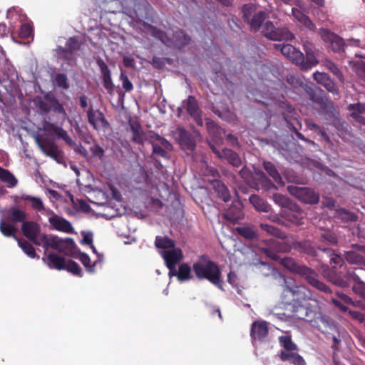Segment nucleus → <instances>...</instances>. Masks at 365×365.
<instances>
[{
    "mask_svg": "<svg viewBox=\"0 0 365 365\" xmlns=\"http://www.w3.org/2000/svg\"><path fill=\"white\" fill-rule=\"evenodd\" d=\"M292 250L289 243L284 241H279L274 239H268L262 241L259 244V250L267 257L274 261L280 260L281 264L291 272L299 275L309 285L317 289L326 293H331V290L323 282L319 280L318 274L312 268L297 263L293 258L284 257L280 258L279 253H287Z\"/></svg>",
    "mask_w": 365,
    "mask_h": 365,
    "instance_id": "f257e3e1",
    "label": "nucleus"
},
{
    "mask_svg": "<svg viewBox=\"0 0 365 365\" xmlns=\"http://www.w3.org/2000/svg\"><path fill=\"white\" fill-rule=\"evenodd\" d=\"M335 267L332 269L324 264L322 266L323 276L333 284L341 287L348 288L351 283L353 292L365 302V283L362 282L354 271H346L342 277L336 273Z\"/></svg>",
    "mask_w": 365,
    "mask_h": 365,
    "instance_id": "f03ea898",
    "label": "nucleus"
},
{
    "mask_svg": "<svg viewBox=\"0 0 365 365\" xmlns=\"http://www.w3.org/2000/svg\"><path fill=\"white\" fill-rule=\"evenodd\" d=\"M281 286V299L285 304H302L312 299V291L307 286L297 283L291 277L282 276Z\"/></svg>",
    "mask_w": 365,
    "mask_h": 365,
    "instance_id": "7ed1b4c3",
    "label": "nucleus"
},
{
    "mask_svg": "<svg viewBox=\"0 0 365 365\" xmlns=\"http://www.w3.org/2000/svg\"><path fill=\"white\" fill-rule=\"evenodd\" d=\"M192 270L197 279H207L219 289H223L221 270L207 255L201 256L200 260L193 264Z\"/></svg>",
    "mask_w": 365,
    "mask_h": 365,
    "instance_id": "20e7f679",
    "label": "nucleus"
},
{
    "mask_svg": "<svg viewBox=\"0 0 365 365\" xmlns=\"http://www.w3.org/2000/svg\"><path fill=\"white\" fill-rule=\"evenodd\" d=\"M239 174L247 185L257 190L270 191L277 190V187L259 169H255L252 172L247 167L244 166L240 170Z\"/></svg>",
    "mask_w": 365,
    "mask_h": 365,
    "instance_id": "39448f33",
    "label": "nucleus"
},
{
    "mask_svg": "<svg viewBox=\"0 0 365 365\" xmlns=\"http://www.w3.org/2000/svg\"><path fill=\"white\" fill-rule=\"evenodd\" d=\"M310 101L318 104L327 113L334 114L336 112L334 103L329 98L327 93L319 87L312 83H304L302 87Z\"/></svg>",
    "mask_w": 365,
    "mask_h": 365,
    "instance_id": "423d86ee",
    "label": "nucleus"
},
{
    "mask_svg": "<svg viewBox=\"0 0 365 365\" xmlns=\"http://www.w3.org/2000/svg\"><path fill=\"white\" fill-rule=\"evenodd\" d=\"M262 34L272 41H289L294 38V35L286 27H276L271 21H266L261 28Z\"/></svg>",
    "mask_w": 365,
    "mask_h": 365,
    "instance_id": "0eeeda50",
    "label": "nucleus"
},
{
    "mask_svg": "<svg viewBox=\"0 0 365 365\" xmlns=\"http://www.w3.org/2000/svg\"><path fill=\"white\" fill-rule=\"evenodd\" d=\"M319 34L333 52L342 53L345 51L346 43L344 39L336 34L327 29H320Z\"/></svg>",
    "mask_w": 365,
    "mask_h": 365,
    "instance_id": "6e6552de",
    "label": "nucleus"
},
{
    "mask_svg": "<svg viewBox=\"0 0 365 365\" xmlns=\"http://www.w3.org/2000/svg\"><path fill=\"white\" fill-rule=\"evenodd\" d=\"M287 190L290 195L304 203L314 205L319 201V195L311 188L289 185Z\"/></svg>",
    "mask_w": 365,
    "mask_h": 365,
    "instance_id": "1a4fd4ad",
    "label": "nucleus"
},
{
    "mask_svg": "<svg viewBox=\"0 0 365 365\" xmlns=\"http://www.w3.org/2000/svg\"><path fill=\"white\" fill-rule=\"evenodd\" d=\"M36 106L43 112L53 111L58 113L66 114L65 110L61 103L52 95H46L44 98H36L34 100Z\"/></svg>",
    "mask_w": 365,
    "mask_h": 365,
    "instance_id": "9d476101",
    "label": "nucleus"
},
{
    "mask_svg": "<svg viewBox=\"0 0 365 365\" xmlns=\"http://www.w3.org/2000/svg\"><path fill=\"white\" fill-rule=\"evenodd\" d=\"M320 251L322 252V255H326L328 258H329V263L331 265L329 269H334L335 267V272L336 274L341 275L342 277L344 275L346 271H351V269H347L346 266L344 264V259L339 255L335 253V252L330 248H319ZM324 259V256H322V260Z\"/></svg>",
    "mask_w": 365,
    "mask_h": 365,
    "instance_id": "9b49d317",
    "label": "nucleus"
},
{
    "mask_svg": "<svg viewBox=\"0 0 365 365\" xmlns=\"http://www.w3.org/2000/svg\"><path fill=\"white\" fill-rule=\"evenodd\" d=\"M173 135L182 150L192 152L195 149V138L189 131L182 128H178L174 131Z\"/></svg>",
    "mask_w": 365,
    "mask_h": 365,
    "instance_id": "f8f14e48",
    "label": "nucleus"
},
{
    "mask_svg": "<svg viewBox=\"0 0 365 365\" xmlns=\"http://www.w3.org/2000/svg\"><path fill=\"white\" fill-rule=\"evenodd\" d=\"M41 241L44 247L53 248L65 255H68V238L63 240L52 235H43Z\"/></svg>",
    "mask_w": 365,
    "mask_h": 365,
    "instance_id": "ddd939ff",
    "label": "nucleus"
},
{
    "mask_svg": "<svg viewBox=\"0 0 365 365\" xmlns=\"http://www.w3.org/2000/svg\"><path fill=\"white\" fill-rule=\"evenodd\" d=\"M210 148L212 151L221 160H226L230 164L234 167H239L241 163V159L239 155L229 148L217 149L214 145L210 143Z\"/></svg>",
    "mask_w": 365,
    "mask_h": 365,
    "instance_id": "4468645a",
    "label": "nucleus"
},
{
    "mask_svg": "<svg viewBox=\"0 0 365 365\" xmlns=\"http://www.w3.org/2000/svg\"><path fill=\"white\" fill-rule=\"evenodd\" d=\"M161 255L170 272L174 270L176 264L183 258L182 250L175 247L170 250L163 251Z\"/></svg>",
    "mask_w": 365,
    "mask_h": 365,
    "instance_id": "2eb2a0df",
    "label": "nucleus"
},
{
    "mask_svg": "<svg viewBox=\"0 0 365 365\" xmlns=\"http://www.w3.org/2000/svg\"><path fill=\"white\" fill-rule=\"evenodd\" d=\"M313 78L317 83L324 87L328 92L334 95H339V91L336 83L327 73L317 71L313 73Z\"/></svg>",
    "mask_w": 365,
    "mask_h": 365,
    "instance_id": "dca6fc26",
    "label": "nucleus"
},
{
    "mask_svg": "<svg viewBox=\"0 0 365 365\" xmlns=\"http://www.w3.org/2000/svg\"><path fill=\"white\" fill-rule=\"evenodd\" d=\"M74 241L70 238V257H74L78 259L83 264L87 272L91 273L95 272V267L96 264L101 260H96L93 264H91V259L87 254L81 252L80 251L76 254L73 253L72 248L74 246Z\"/></svg>",
    "mask_w": 365,
    "mask_h": 365,
    "instance_id": "f3484780",
    "label": "nucleus"
},
{
    "mask_svg": "<svg viewBox=\"0 0 365 365\" xmlns=\"http://www.w3.org/2000/svg\"><path fill=\"white\" fill-rule=\"evenodd\" d=\"M21 231L29 241L35 245H40L37 240V235L40 232V226L38 223L34 221H25L21 225Z\"/></svg>",
    "mask_w": 365,
    "mask_h": 365,
    "instance_id": "a211bd4d",
    "label": "nucleus"
},
{
    "mask_svg": "<svg viewBox=\"0 0 365 365\" xmlns=\"http://www.w3.org/2000/svg\"><path fill=\"white\" fill-rule=\"evenodd\" d=\"M36 142L41 149V150L47 155L56 158L58 155L59 150L55 143L47 138L37 136Z\"/></svg>",
    "mask_w": 365,
    "mask_h": 365,
    "instance_id": "6ab92c4d",
    "label": "nucleus"
},
{
    "mask_svg": "<svg viewBox=\"0 0 365 365\" xmlns=\"http://www.w3.org/2000/svg\"><path fill=\"white\" fill-rule=\"evenodd\" d=\"M269 329L265 321H255L251 326L250 336L252 339L262 341L268 334Z\"/></svg>",
    "mask_w": 365,
    "mask_h": 365,
    "instance_id": "aec40b11",
    "label": "nucleus"
},
{
    "mask_svg": "<svg viewBox=\"0 0 365 365\" xmlns=\"http://www.w3.org/2000/svg\"><path fill=\"white\" fill-rule=\"evenodd\" d=\"M224 217L232 223H237L244 218L242 205L240 202H234L224 213Z\"/></svg>",
    "mask_w": 365,
    "mask_h": 365,
    "instance_id": "412c9836",
    "label": "nucleus"
},
{
    "mask_svg": "<svg viewBox=\"0 0 365 365\" xmlns=\"http://www.w3.org/2000/svg\"><path fill=\"white\" fill-rule=\"evenodd\" d=\"M129 126L133 133L132 140L137 143L142 145L146 140V134L143 130L140 123L138 120H134L132 118L128 120Z\"/></svg>",
    "mask_w": 365,
    "mask_h": 365,
    "instance_id": "4be33fe9",
    "label": "nucleus"
},
{
    "mask_svg": "<svg viewBox=\"0 0 365 365\" xmlns=\"http://www.w3.org/2000/svg\"><path fill=\"white\" fill-rule=\"evenodd\" d=\"M206 127L207 132L214 142L220 143L223 140L225 130L218 126L213 120L210 118L206 119Z\"/></svg>",
    "mask_w": 365,
    "mask_h": 365,
    "instance_id": "5701e85b",
    "label": "nucleus"
},
{
    "mask_svg": "<svg viewBox=\"0 0 365 365\" xmlns=\"http://www.w3.org/2000/svg\"><path fill=\"white\" fill-rule=\"evenodd\" d=\"M269 15L266 11L259 10L252 16V17L247 23L250 28V30L257 32L260 30L263 26V23L266 21Z\"/></svg>",
    "mask_w": 365,
    "mask_h": 365,
    "instance_id": "b1692460",
    "label": "nucleus"
},
{
    "mask_svg": "<svg viewBox=\"0 0 365 365\" xmlns=\"http://www.w3.org/2000/svg\"><path fill=\"white\" fill-rule=\"evenodd\" d=\"M43 129L45 133L56 138H63L66 143H68V136L66 131L62 128L48 122H44Z\"/></svg>",
    "mask_w": 365,
    "mask_h": 365,
    "instance_id": "393cba45",
    "label": "nucleus"
},
{
    "mask_svg": "<svg viewBox=\"0 0 365 365\" xmlns=\"http://www.w3.org/2000/svg\"><path fill=\"white\" fill-rule=\"evenodd\" d=\"M292 14L294 19L300 23L304 27L311 31H314L316 30L315 24L312 22L310 18L301 10L297 8H292Z\"/></svg>",
    "mask_w": 365,
    "mask_h": 365,
    "instance_id": "a878e982",
    "label": "nucleus"
},
{
    "mask_svg": "<svg viewBox=\"0 0 365 365\" xmlns=\"http://www.w3.org/2000/svg\"><path fill=\"white\" fill-rule=\"evenodd\" d=\"M97 64L101 70L103 86L109 93H111L113 91L114 86L111 80L110 71L106 63L102 59H98Z\"/></svg>",
    "mask_w": 365,
    "mask_h": 365,
    "instance_id": "bb28decb",
    "label": "nucleus"
},
{
    "mask_svg": "<svg viewBox=\"0 0 365 365\" xmlns=\"http://www.w3.org/2000/svg\"><path fill=\"white\" fill-rule=\"evenodd\" d=\"M211 185L219 198L222 199L224 202H228L231 200V195L228 187L222 181L213 180L211 181Z\"/></svg>",
    "mask_w": 365,
    "mask_h": 365,
    "instance_id": "cd10ccee",
    "label": "nucleus"
},
{
    "mask_svg": "<svg viewBox=\"0 0 365 365\" xmlns=\"http://www.w3.org/2000/svg\"><path fill=\"white\" fill-rule=\"evenodd\" d=\"M169 275L170 277L176 276L180 282H185L192 279L191 269L187 263L180 264L178 270L175 267L173 271H169Z\"/></svg>",
    "mask_w": 365,
    "mask_h": 365,
    "instance_id": "c85d7f7f",
    "label": "nucleus"
},
{
    "mask_svg": "<svg viewBox=\"0 0 365 365\" xmlns=\"http://www.w3.org/2000/svg\"><path fill=\"white\" fill-rule=\"evenodd\" d=\"M304 50L306 56H304V60L302 63V70L307 71L318 64L319 62L316 58L313 46L312 44L305 45Z\"/></svg>",
    "mask_w": 365,
    "mask_h": 365,
    "instance_id": "c756f323",
    "label": "nucleus"
},
{
    "mask_svg": "<svg viewBox=\"0 0 365 365\" xmlns=\"http://www.w3.org/2000/svg\"><path fill=\"white\" fill-rule=\"evenodd\" d=\"M331 302L336 307L344 312H346L349 309L346 305L354 304L352 299L342 292H337L336 297H332Z\"/></svg>",
    "mask_w": 365,
    "mask_h": 365,
    "instance_id": "7c9ffc66",
    "label": "nucleus"
},
{
    "mask_svg": "<svg viewBox=\"0 0 365 365\" xmlns=\"http://www.w3.org/2000/svg\"><path fill=\"white\" fill-rule=\"evenodd\" d=\"M294 115H283L285 121L288 124L289 128L295 133L298 139L307 141L305 137L299 132V130L302 128V123L300 120L297 118H293Z\"/></svg>",
    "mask_w": 365,
    "mask_h": 365,
    "instance_id": "2f4dec72",
    "label": "nucleus"
},
{
    "mask_svg": "<svg viewBox=\"0 0 365 365\" xmlns=\"http://www.w3.org/2000/svg\"><path fill=\"white\" fill-rule=\"evenodd\" d=\"M27 214L22 210L16 207H12L8 210L6 220L14 223L22 222L26 221Z\"/></svg>",
    "mask_w": 365,
    "mask_h": 365,
    "instance_id": "473e14b6",
    "label": "nucleus"
},
{
    "mask_svg": "<svg viewBox=\"0 0 365 365\" xmlns=\"http://www.w3.org/2000/svg\"><path fill=\"white\" fill-rule=\"evenodd\" d=\"M56 55L58 59H68V38L66 37H59L58 38Z\"/></svg>",
    "mask_w": 365,
    "mask_h": 365,
    "instance_id": "72a5a7b5",
    "label": "nucleus"
},
{
    "mask_svg": "<svg viewBox=\"0 0 365 365\" xmlns=\"http://www.w3.org/2000/svg\"><path fill=\"white\" fill-rule=\"evenodd\" d=\"M88 121L96 130H103V132L110 130V124L104 115H88Z\"/></svg>",
    "mask_w": 365,
    "mask_h": 365,
    "instance_id": "f704fd0d",
    "label": "nucleus"
},
{
    "mask_svg": "<svg viewBox=\"0 0 365 365\" xmlns=\"http://www.w3.org/2000/svg\"><path fill=\"white\" fill-rule=\"evenodd\" d=\"M294 316L301 320L312 322L315 316V312L302 304H297Z\"/></svg>",
    "mask_w": 365,
    "mask_h": 365,
    "instance_id": "c9c22d12",
    "label": "nucleus"
},
{
    "mask_svg": "<svg viewBox=\"0 0 365 365\" xmlns=\"http://www.w3.org/2000/svg\"><path fill=\"white\" fill-rule=\"evenodd\" d=\"M134 7L136 11H140V16L146 19H151L155 13L153 7L147 0H141L140 2L135 3Z\"/></svg>",
    "mask_w": 365,
    "mask_h": 365,
    "instance_id": "e433bc0d",
    "label": "nucleus"
},
{
    "mask_svg": "<svg viewBox=\"0 0 365 365\" xmlns=\"http://www.w3.org/2000/svg\"><path fill=\"white\" fill-rule=\"evenodd\" d=\"M48 265L51 268L56 269H67L68 270V265H66L64 257H60L56 254H49L47 257Z\"/></svg>",
    "mask_w": 365,
    "mask_h": 365,
    "instance_id": "4c0bfd02",
    "label": "nucleus"
},
{
    "mask_svg": "<svg viewBox=\"0 0 365 365\" xmlns=\"http://www.w3.org/2000/svg\"><path fill=\"white\" fill-rule=\"evenodd\" d=\"M279 356L282 361H290L293 365H306V361L304 358L297 351H281Z\"/></svg>",
    "mask_w": 365,
    "mask_h": 365,
    "instance_id": "58836bf2",
    "label": "nucleus"
},
{
    "mask_svg": "<svg viewBox=\"0 0 365 365\" xmlns=\"http://www.w3.org/2000/svg\"><path fill=\"white\" fill-rule=\"evenodd\" d=\"M52 227L56 230L68 232V221L57 215H53L48 220Z\"/></svg>",
    "mask_w": 365,
    "mask_h": 365,
    "instance_id": "ea45409f",
    "label": "nucleus"
},
{
    "mask_svg": "<svg viewBox=\"0 0 365 365\" xmlns=\"http://www.w3.org/2000/svg\"><path fill=\"white\" fill-rule=\"evenodd\" d=\"M264 169L269 174L270 177L273 178L274 182L279 185H284V183L282 180L281 175L279 173L276 166L269 161H265L263 163Z\"/></svg>",
    "mask_w": 365,
    "mask_h": 365,
    "instance_id": "a19ab883",
    "label": "nucleus"
},
{
    "mask_svg": "<svg viewBox=\"0 0 365 365\" xmlns=\"http://www.w3.org/2000/svg\"><path fill=\"white\" fill-rule=\"evenodd\" d=\"M17 231L18 230L14 225L6 222L4 220H0V232L4 237H13L17 241L19 239L16 236Z\"/></svg>",
    "mask_w": 365,
    "mask_h": 365,
    "instance_id": "79ce46f5",
    "label": "nucleus"
},
{
    "mask_svg": "<svg viewBox=\"0 0 365 365\" xmlns=\"http://www.w3.org/2000/svg\"><path fill=\"white\" fill-rule=\"evenodd\" d=\"M344 256L349 264L365 265V257L356 251L345 252Z\"/></svg>",
    "mask_w": 365,
    "mask_h": 365,
    "instance_id": "37998d69",
    "label": "nucleus"
},
{
    "mask_svg": "<svg viewBox=\"0 0 365 365\" xmlns=\"http://www.w3.org/2000/svg\"><path fill=\"white\" fill-rule=\"evenodd\" d=\"M261 229L266 232L267 233L281 240H284L287 237V235L284 232L281 230L279 228L274 227L273 225L267 224V223H261L260 224Z\"/></svg>",
    "mask_w": 365,
    "mask_h": 365,
    "instance_id": "c03bdc74",
    "label": "nucleus"
},
{
    "mask_svg": "<svg viewBox=\"0 0 365 365\" xmlns=\"http://www.w3.org/2000/svg\"><path fill=\"white\" fill-rule=\"evenodd\" d=\"M236 231L240 236L249 240L257 238L258 235L254 226L237 227Z\"/></svg>",
    "mask_w": 365,
    "mask_h": 365,
    "instance_id": "a18cd8bd",
    "label": "nucleus"
},
{
    "mask_svg": "<svg viewBox=\"0 0 365 365\" xmlns=\"http://www.w3.org/2000/svg\"><path fill=\"white\" fill-rule=\"evenodd\" d=\"M250 202L258 211L267 212L269 210V205L257 195H252L250 197Z\"/></svg>",
    "mask_w": 365,
    "mask_h": 365,
    "instance_id": "49530a36",
    "label": "nucleus"
},
{
    "mask_svg": "<svg viewBox=\"0 0 365 365\" xmlns=\"http://www.w3.org/2000/svg\"><path fill=\"white\" fill-rule=\"evenodd\" d=\"M0 180L6 183L9 187H14L17 185L18 180L8 170L0 167Z\"/></svg>",
    "mask_w": 365,
    "mask_h": 365,
    "instance_id": "de8ad7c7",
    "label": "nucleus"
},
{
    "mask_svg": "<svg viewBox=\"0 0 365 365\" xmlns=\"http://www.w3.org/2000/svg\"><path fill=\"white\" fill-rule=\"evenodd\" d=\"M241 13L242 14V17L243 21L245 23H247L249 20L252 17V16L257 11V8L256 4L253 3H248L243 4L240 8Z\"/></svg>",
    "mask_w": 365,
    "mask_h": 365,
    "instance_id": "09e8293b",
    "label": "nucleus"
},
{
    "mask_svg": "<svg viewBox=\"0 0 365 365\" xmlns=\"http://www.w3.org/2000/svg\"><path fill=\"white\" fill-rule=\"evenodd\" d=\"M280 344L284 347V350L282 351L295 352L298 351V347L295 343L293 342L292 337L288 335L281 336L279 337Z\"/></svg>",
    "mask_w": 365,
    "mask_h": 365,
    "instance_id": "8fccbe9b",
    "label": "nucleus"
},
{
    "mask_svg": "<svg viewBox=\"0 0 365 365\" xmlns=\"http://www.w3.org/2000/svg\"><path fill=\"white\" fill-rule=\"evenodd\" d=\"M155 245L157 248L170 250L175 246V241L170 239L168 237L156 236Z\"/></svg>",
    "mask_w": 365,
    "mask_h": 365,
    "instance_id": "3c124183",
    "label": "nucleus"
},
{
    "mask_svg": "<svg viewBox=\"0 0 365 365\" xmlns=\"http://www.w3.org/2000/svg\"><path fill=\"white\" fill-rule=\"evenodd\" d=\"M334 216L345 222H354L357 220V215L344 208L336 209Z\"/></svg>",
    "mask_w": 365,
    "mask_h": 365,
    "instance_id": "603ef678",
    "label": "nucleus"
},
{
    "mask_svg": "<svg viewBox=\"0 0 365 365\" xmlns=\"http://www.w3.org/2000/svg\"><path fill=\"white\" fill-rule=\"evenodd\" d=\"M174 38L177 45L180 47H183L188 45L191 41V38L189 35L181 29H178L174 33Z\"/></svg>",
    "mask_w": 365,
    "mask_h": 365,
    "instance_id": "864d4df0",
    "label": "nucleus"
},
{
    "mask_svg": "<svg viewBox=\"0 0 365 365\" xmlns=\"http://www.w3.org/2000/svg\"><path fill=\"white\" fill-rule=\"evenodd\" d=\"M324 66L327 69L331 72L341 83L344 82V78L341 70L338 68L337 65L329 59L324 61Z\"/></svg>",
    "mask_w": 365,
    "mask_h": 365,
    "instance_id": "5fc2aeb1",
    "label": "nucleus"
},
{
    "mask_svg": "<svg viewBox=\"0 0 365 365\" xmlns=\"http://www.w3.org/2000/svg\"><path fill=\"white\" fill-rule=\"evenodd\" d=\"M296 249H299L302 252L314 257L319 256L318 248L316 249L314 247L312 246L309 243L304 242H297L295 245Z\"/></svg>",
    "mask_w": 365,
    "mask_h": 365,
    "instance_id": "6e6d98bb",
    "label": "nucleus"
},
{
    "mask_svg": "<svg viewBox=\"0 0 365 365\" xmlns=\"http://www.w3.org/2000/svg\"><path fill=\"white\" fill-rule=\"evenodd\" d=\"M182 107L186 108L188 114H195L199 108L197 101L192 96L182 102Z\"/></svg>",
    "mask_w": 365,
    "mask_h": 365,
    "instance_id": "4d7b16f0",
    "label": "nucleus"
},
{
    "mask_svg": "<svg viewBox=\"0 0 365 365\" xmlns=\"http://www.w3.org/2000/svg\"><path fill=\"white\" fill-rule=\"evenodd\" d=\"M19 246L31 258H36L37 255L33 245L26 240L19 239L17 240Z\"/></svg>",
    "mask_w": 365,
    "mask_h": 365,
    "instance_id": "13d9d810",
    "label": "nucleus"
},
{
    "mask_svg": "<svg viewBox=\"0 0 365 365\" xmlns=\"http://www.w3.org/2000/svg\"><path fill=\"white\" fill-rule=\"evenodd\" d=\"M70 202L77 211H81L86 213L90 212L91 208L90 205L83 200H74L73 196L70 194Z\"/></svg>",
    "mask_w": 365,
    "mask_h": 365,
    "instance_id": "bf43d9fd",
    "label": "nucleus"
},
{
    "mask_svg": "<svg viewBox=\"0 0 365 365\" xmlns=\"http://www.w3.org/2000/svg\"><path fill=\"white\" fill-rule=\"evenodd\" d=\"M319 240L329 245H335L338 242L336 235L329 230L321 233Z\"/></svg>",
    "mask_w": 365,
    "mask_h": 365,
    "instance_id": "052dcab7",
    "label": "nucleus"
},
{
    "mask_svg": "<svg viewBox=\"0 0 365 365\" xmlns=\"http://www.w3.org/2000/svg\"><path fill=\"white\" fill-rule=\"evenodd\" d=\"M21 199L31 202L32 208L39 212L44 210L43 204L39 197H33L31 195H24Z\"/></svg>",
    "mask_w": 365,
    "mask_h": 365,
    "instance_id": "680f3d73",
    "label": "nucleus"
},
{
    "mask_svg": "<svg viewBox=\"0 0 365 365\" xmlns=\"http://www.w3.org/2000/svg\"><path fill=\"white\" fill-rule=\"evenodd\" d=\"M19 36L22 39H28L34 36V28L28 24H23L19 30Z\"/></svg>",
    "mask_w": 365,
    "mask_h": 365,
    "instance_id": "e2e57ef3",
    "label": "nucleus"
},
{
    "mask_svg": "<svg viewBox=\"0 0 365 365\" xmlns=\"http://www.w3.org/2000/svg\"><path fill=\"white\" fill-rule=\"evenodd\" d=\"M274 47L276 50L280 51L282 54L287 58L290 57L291 54H293V52H296V48L288 43L274 44Z\"/></svg>",
    "mask_w": 365,
    "mask_h": 365,
    "instance_id": "0e129e2a",
    "label": "nucleus"
},
{
    "mask_svg": "<svg viewBox=\"0 0 365 365\" xmlns=\"http://www.w3.org/2000/svg\"><path fill=\"white\" fill-rule=\"evenodd\" d=\"M288 59L292 61L293 63L299 66L302 70V63L304 60V56L299 50L296 48V52H293V54H291Z\"/></svg>",
    "mask_w": 365,
    "mask_h": 365,
    "instance_id": "69168bd1",
    "label": "nucleus"
},
{
    "mask_svg": "<svg viewBox=\"0 0 365 365\" xmlns=\"http://www.w3.org/2000/svg\"><path fill=\"white\" fill-rule=\"evenodd\" d=\"M272 198L275 203H277V205H279L282 207H285L288 206L289 202V199L286 196H284L280 193H274L272 196Z\"/></svg>",
    "mask_w": 365,
    "mask_h": 365,
    "instance_id": "338daca9",
    "label": "nucleus"
},
{
    "mask_svg": "<svg viewBox=\"0 0 365 365\" xmlns=\"http://www.w3.org/2000/svg\"><path fill=\"white\" fill-rule=\"evenodd\" d=\"M152 146L153 154L164 158H168V153L165 151V148L161 147V145H160L158 143L152 142Z\"/></svg>",
    "mask_w": 365,
    "mask_h": 365,
    "instance_id": "774afa93",
    "label": "nucleus"
}]
</instances>
